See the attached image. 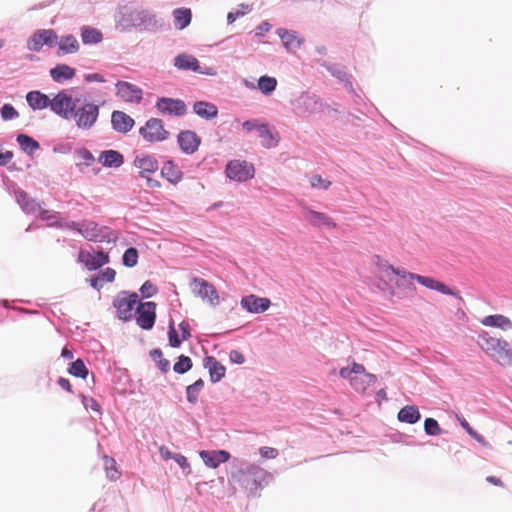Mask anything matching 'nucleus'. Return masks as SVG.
<instances>
[{
	"label": "nucleus",
	"instance_id": "nucleus-1",
	"mask_svg": "<svg viewBox=\"0 0 512 512\" xmlns=\"http://www.w3.org/2000/svg\"><path fill=\"white\" fill-rule=\"evenodd\" d=\"M478 344L480 348L494 361L501 366L512 365V345L501 338L491 336L488 332L482 331Z\"/></svg>",
	"mask_w": 512,
	"mask_h": 512
},
{
	"label": "nucleus",
	"instance_id": "nucleus-2",
	"mask_svg": "<svg viewBox=\"0 0 512 512\" xmlns=\"http://www.w3.org/2000/svg\"><path fill=\"white\" fill-rule=\"evenodd\" d=\"M339 374L342 378L348 379L352 388L364 393L366 389L376 382V376L366 372L362 364L353 363L351 367L341 368Z\"/></svg>",
	"mask_w": 512,
	"mask_h": 512
},
{
	"label": "nucleus",
	"instance_id": "nucleus-3",
	"mask_svg": "<svg viewBox=\"0 0 512 512\" xmlns=\"http://www.w3.org/2000/svg\"><path fill=\"white\" fill-rule=\"evenodd\" d=\"M137 293L123 291L113 301V306L119 319L129 321L135 316L136 307L139 304Z\"/></svg>",
	"mask_w": 512,
	"mask_h": 512
},
{
	"label": "nucleus",
	"instance_id": "nucleus-4",
	"mask_svg": "<svg viewBox=\"0 0 512 512\" xmlns=\"http://www.w3.org/2000/svg\"><path fill=\"white\" fill-rule=\"evenodd\" d=\"M140 135L150 143L161 142L168 138L169 132L164 128L163 121L158 118H150L139 129Z\"/></svg>",
	"mask_w": 512,
	"mask_h": 512
},
{
	"label": "nucleus",
	"instance_id": "nucleus-5",
	"mask_svg": "<svg viewBox=\"0 0 512 512\" xmlns=\"http://www.w3.org/2000/svg\"><path fill=\"white\" fill-rule=\"evenodd\" d=\"M225 173L231 180L245 182L254 177L255 169L247 161L232 160L227 164Z\"/></svg>",
	"mask_w": 512,
	"mask_h": 512
},
{
	"label": "nucleus",
	"instance_id": "nucleus-6",
	"mask_svg": "<svg viewBox=\"0 0 512 512\" xmlns=\"http://www.w3.org/2000/svg\"><path fill=\"white\" fill-rule=\"evenodd\" d=\"M136 323L144 330H151L156 321V303L140 302L136 307Z\"/></svg>",
	"mask_w": 512,
	"mask_h": 512
},
{
	"label": "nucleus",
	"instance_id": "nucleus-7",
	"mask_svg": "<svg viewBox=\"0 0 512 512\" xmlns=\"http://www.w3.org/2000/svg\"><path fill=\"white\" fill-rule=\"evenodd\" d=\"M51 110L64 119H70L73 116L76 104L72 97L65 91H60L51 99Z\"/></svg>",
	"mask_w": 512,
	"mask_h": 512
},
{
	"label": "nucleus",
	"instance_id": "nucleus-8",
	"mask_svg": "<svg viewBox=\"0 0 512 512\" xmlns=\"http://www.w3.org/2000/svg\"><path fill=\"white\" fill-rule=\"evenodd\" d=\"M73 115L79 128L89 129L99 116V107L93 103H86L76 111L74 110Z\"/></svg>",
	"mask_w": 512,
	"mask_h": 512
},
{
	"label": "nucleus",
	"instance_id": "nucleus-9",
	"mask_svg": "<svg viewBox=\"0 0 512 512\" xmlns=\"http://www.w3.org/2000/svg\"><path fill=\"white\" fill-rule=\"evenodd\" d=\"M373 263L375 264L378 273H380L382 277L392 280V275L398 276L399 280L397 281L396 285L398 287L405 285L408 275V272L405 269L395 268L379 255H375L373 257Z\"/></svg>",
	"mask_w": 512,
	"mask_h": 512
},
{
	"label": "nucleus",
	"instance_id": "nucleus-10",
	"mask_svg": "<svg viewBox=\"0 0 512 512\" xmlns=\"http://www.w3.org/2000/svg\"><path fill=\"white\" fill-rule=\"evenodd\" d=\"M58 36L52 29H40L33 33L27 42L30 51H40L44 45L53 46L56 44Z\"/></svg>",
	"mask_w": 512,
	"mask_h": 512
},
{
	"label": "nucleus",
	"instance_id": "nucleus-11",
	"mask_svg": "<svg viewBox=\"0 0 512 512\" xmlns=\"http://www.w3.org/2000/svg\"><path fill=\"white\" fill-rule=\"evenodd\" d=\"M157 110L170 116H183L187 113V106L181 99L161 97L156 102Z\"/></svg>",
	"mask_w": 512,
	"mask_h": 512
},
{
	"label": "nucleus",
	"instance_id": "nucleus-12",
	"mask_svg": "<svg viewBox=\"0 0 512 512\" xmlns=\"http://www.w3.org/2000/svg\"><path fill=\"white\" fill-rule=\"evenodd\" d=\"M116 90V95L125 102L140 103L143 97L142 89L127 81H118Z\"/></svg>",
	"mask_w": 512,
	"mask_h": 512
},
{
	"label": "nucleus",
	"instance_id": "nucleus-13",
	"mask_svg": "<svg viewBox=\"0 0 512 512\" xmlns=\"http://www.w3.org/2000/svg\"><path fill=\"white\" fill-rule=\"evenodd\" d=\"M193 290L203 299L207 300L211 305L219 304V295L215 287L201 278H194L192 281Z\"/></svg>",
	"mask_w": 512,
	"mask_h": 512
},
{
	"label": "nucleus",
	"instance_id": "nucleus-14",
	"mask_svg": "<svg viewBox=\"0 0 512 512\" xmlns=\"http://www.w3.org/2000/svg\"><path fill=\"white\" fill-rule=\"evenodd\" d=\"M78 260L83 263L88 270L92 271L109 263L110 258L109 255L103 251L90 253L81 250L78 255Z\"/></svg>",
	"mask_w": 512,
	"mask_h": 512
},
{
	"label": "nucleus",
	"instance_id": "nucleus-15",
	"mask_svg": "<svg viewBox=\"0 0 512 512\" xmlns=\"http://www.w3.org/2000/svg\"><path fill=\"white\" fill-rule=\"evenodd\" d=\"M412 280H416L418 283L427 287L428 289L436 290L446 295H455V293L448 286L434 278L408 272L405 285L411 284Z\"/></svg>",
	"mask_w": 512,
	"mask_h": 512
},
{
	"label": "nucleus",
	"instance_id": "nucleus-16",
	"mask_svg": "<svg viewBox=\"0 0 512 512\" xmlns=\"http://www.w3.org/2000/svg\"><path fill=\"white\" fill-rule=\"evenodd\" d=\"M177 142L181 150L185 154L190 155L198 150L201 144V138L194 131L184 130L178 134Z\"/></svg>",
	"mask_w": 512,
	"mask_h": 512
},
{
	"label": "nucleus",
	"instance_id": "nucleus-17",
	"mask_svg": "<svg viewBox=\"0 0 512 512\" xmlns=\"http://www.w3.org/2000/svg\"><path fill=\"white\" fill-rule=\"evenodd\" d=\"M304 219L314 227H328L335 228L336 223L326 213L318 212L310 208L305 207L303 210Z\"/></svg>",
	"mask_w": 512,
	"mask_h": 512
},
{
	"label": "nucleus",
	"instance_id": "nucleus-18",
	"mask_svg": "<svg viewBox=\"0 0 512 512\" xmlns=\"http://www.w3.org/2000/svg\"><path fill=\"white\" fill-rule=\"evenodd\" d=\"M134 166L139 170L141 177H146V174L155 173L159 168L156 158L146 153H141L135 157Z\"/></svg>",
	"mask_w": 512,
	"mask_h": 512
},
{
	"label": "nucleus",
	"instance_id": "nucleus-19",
	"mask_svg": "<svg viewBox=\"0 0 512 512\" xmlns=\"http://www.w3.org/2000/svg\"><path fill=\"white\" fill-rule=\"evenodd\" d=\"M74 228L89 241H104L101 228L94 222L75 223Z\"/></svg>",
	"mask_w": 512,
	"mask_h": 512
},
{
	"label": "nucleus",
	"instance_id": "nucleus-20",
	"mask_svg": "<svg viewBox=\"0 0 512 512\" xmlns=\"http://www.w3.org/2000/svg\"><path fill=\"white\" fill-rule=\"evenodd\" d=\"M200 457L206 466L217 468L221 463H225L230 459V454L225 450L201 451Z\"/></svg>",
	"mask_w": 512,
	"mask_h": 512
},
{
	"label": "nucleus",
	"instance_id": "nucleus-21",
	"mask_svg": "<svg viewBox=\"0 0 512 512\" xmlns=\"http://www.w3.org/2000/svg\"><path fill=\"white\" fill-rule=\"evenodd\" d=\"M241 305L251 313H262L269 308L270 300L250 295L241 300Z\"/></svg>",
	"mask_w": 512,
	"mask_h": 512
},
{
	"label": "nucleus",
	"instance_id": "nucleus-22",
	"mask_svg": "<svg viewBox=\"0 0 512 512\" xmlns=\"http://www.w3.org/2000/svg\"><path fill=\"white\" fill-rule=\"evenodd\" d=\"M113 128L120 133L129 132L134 126V119L122 111H114L111 116Z\"/></svg>",
	"mask_w": 512,
	"mask_h": 512
},
{
	"label": "nucleus",
	"instance_id": "nucleus-23",
	"mask_svg": "<svg viewBox=\"0 0 512 512\" xmlns=\"http://www.w3.org/2000/svg\"><path fill=\"white\" fill-rule=\"evenodd\" d=\"M258 132L263 147L272 148L278 145L280 141L279 134L267 122H265L263 126H260V130Z\"/></svg>",
	"mask_w": 512,
	"mask_h": 512
},
{
	"label": "nucleus",
	"instance_id": "nucleus-24",
	"mask_svg": "<svg viewBox=\"0 0 512 512\" xmlns=\"http://www.w3.org/2000/svg\"><path fill=\"white\" fill-rule=\"evenodd\" d=\"M204 366L209 370L210 379L213 383L220 381L225 376V367L213 356L204 359Z\"/></svg>",
	"mask_w": 512,
	"mask_h": 512
},
{
	"label": "nucleus",
	"instance_id": "nucleus-25",
	"mask_svg": "<svg viewBox=\"0 0 512 512\" xmlns=\"http://www.w3.org/2000/svg\"><path fill=\"white\" fill-rule=\"evenodd\" d=\"M174 66L180 70H192L194 72H201L197 58L186 53L179 54L175 57Z\"/></svg>",
	"mask_w": 512,
	"mask_h": 512
},
{
	"label": "nucleus",
	"instance_id": "nucleus-26",
	"mask_svg": "<svg viewBox=\"0 0 512 512\" xmlns=\"http://www.w3.org/2000/svg\"><path fill=\"white\" fill-rule=\"evenodd\" d=\"M26 100L33 110H42L50 106L51 99L40 91H31L26 95Z\"/></svg>",
	"mask_w": 512,
	"mask_h": 512
},
{
	"label": "nucleus",
	"instance_id": "nucleus-27",
	"mask_svg": "<svg viewBox=\"0 0 512 512\" xmlns=\"http://www.w3.org/2000/svg\"><path fill=\"white\" fill-rule=\"evenodd\" d=\"M193 111L201 118L211 120L218 115L216 105L206 101H197L193 105Z\"/></svg>",
	"mask_w": 512,
	"mask_h": 512
},
{
	"label": "nucleus",
	"instance_id": "nucleus-28",
	"mask_svg": "<svg viewBox=\"0 0 512 512\" xmlns=\"http://www.w3.org/2000/svg\"><path fill=\"white\" fill-rule=\"evenodd\" d=\"M481 323L484 326L496 327L504 331L512 328V321L508 317L500 314L486 316L481 320Z\"/></svg>",
	"mask_w": 512,
	"mask_h": 512
},
{
	"label": "nucleus",
	"instance_id": "nucleus-29",
	"mask_svg": "<svg viewBox=\"0 0 512 512\" xmlns=\"http://www.w3.org/2000/svg\"><path fill=\"white\" fill-rule=\"evenodd\" d=\"M161 175L172 184H177L182 180L183 173L180 168L172 161H166L161 168Z\"/></svg>",
	"mask_w": 512,
	"mask_h": 512
},
{
	"label": "nucleus",
	"instance_id": "nucleus-30",
	"mask_svg": "<svg viewBox=\"0 0 512 512\" xmlns=\"http://www.w3.org/2000/svg\"><path fill=\"white\" fill-rule=\"evenodd\" d=\"M98 160L103 166L118 168L123 164L124 157L116 150H106L100 154Z\"/></svg>",
	"mask_w": 512,
	"mask_h": 512
},
{
	"label": "nucleus",
	"instance_id": "nucleus-31",
	"mask_svg": "<svg viewBox=\"0 0 512 512\" xmlns=\"http://www.w3.org/2000/svg\"><path fill=\"white\" fill-rule=\"evenodd\" d=\"M80 45L76 37L73 35L62 36L59 41L58 55L73 54L78 52Z\"/></svg>",
	"mask_w": 512,
	"mask_h": 512
},
{
	"label": "nucleus",
	"instance_id": "nucleus-32",
	"mask_svg": "<svg viewBox=\"0 0 512 512\" xmlns=\"http://www.w3.org/2000/svg\"><path fill=\"white\" fill-rule=\"evenodd\" d=\"M174 26L178 30L185 29L192 20V12L189 8H177L173 11Z\"/></svg>",
	"mask_w": 512,
	"mask_h": 512
},
{
	"label": "nucleus",
	"instance_id": "nucleus-33",
	"mask_svg": "<svg viewBox=\"0 0 512 512\" xmlns=\"http://www.w3.org/2000/svg\"><path fill=\"white\" fill-rule=\"evenodd\" d=\"M75 73V69L66 64H58L50 70L52 79L57 82L70 80L75 76Z\"/></svg>",
	"mask_w": 512,
	"mask_h": 512
},
{
	"label": "nucleus",
	"instance_id": "nucleus-34",
	"mask_svg": "<svg viewBox=\"0 0 512 512\" xmlns=\"http://www.w3.org/2000/svg\"><path fill=\"white\" fill-rule=\"evenodd\" d=\"M420 418H421V414L419 412V409L414 405L404 406L398 412V420L400 422L414 424V423L418 422L420 420Z\"/></svg>",
	"mask_w": 512,
	"mask_h": 512
},
{
	"label": "nucleus",
	"instance_id": "nucleus-35",
	"mask_svg": "<svg viewBox=\"0 0 512 512\" xmlns=\"http://www.w3.org/2000/svg\"><path fill=\"white\" fill-rule=\"evenodd\" d=\"M81 39L84 44H98L103 40V34L97 28L83 26L81 28Z\"/></svg>",
	"mask_w": 512,
	"mask_h": 512
},
{
	"label": "nucleus",
	"instance_id": "nucleus-36",
	"mask_svg": "<svg viewBox=\"0 0 512 512\" xmlns=\"http://www.w3.org/2000/svg\"><path fill=\"white\" fill-rule=\"evenodd\" d=\"M278 35L280 36L284 46L288 50L296 49V48L300 47V45L302 43L301 40L298 39V37L296 36V34L294 32H290L287 30H279Z\"/></svg>",
	"mask_w": 512,
	"mask_h": 512
},
{
	"label": "nucleus",
	"instance_id": "nucleus-37",
	"mask_svg": "<svg viewBox=\"0 0 512 512\" xmlns=\"http://www.w3.org/2000/svg\"><path fill=\"white\" fill-rule=\"evenodd\" d=\"M17 142L21 149L30 155L39 149V143L26 134H19L17 136Z\"/></svg>",
	"mask_w": 512,
	"mask_h": 512
},
{
	"label": "nucleus",
	"instance_id": "nucleus-38",
	"mask_svg": "<svg viewBox=\"0 0 512 512\" xmlns=\"http://www.w3.org/2000/svg\"><path fill=\"white\" fill-rule=\"evenodd\" d=\"M458 420L460 422V425L462 426V428L474 439L476 440L479 444H481L483 447H486V448H491V445L490 443L485 439V437L483 435H481L480 433H478L476 430H474L470 424L467 422V420L465 418H460L458 417Z\"/></svg>",
	"mask_w": 512,
	"mask_h": 512
},
{
	"label": "nucleus",
	"instance_id": "nucleus-39",
	"mask_svg": "<svg viewBox=\"0 0 512 512\" xmlns=\"http://www.w3.org/2000/svg\"><path fill=\"white\" fill-rule=\"evenodd\" d=\"M258 89L265 95L271 94L277 86V80L267 75L261 76L258 80Z\"/></svg>",
	"mask_w": 512,
	"mask_h": 512
},
{
	"label": "nucleus",
	"instance_id": "nucleus-40",
	"mask_svg": "<svg viewBox=\"0 0 512 512\" xmlns=\"http://www.w3.org/2000/svg\"><path fill=\"white\" fill-rule=\"evenodd\" d=\"M103 461L107 477L112 481L118 480L120 478L121 473L117 468V463L115 459L108 456H104Z\"/></svg>",
	"mask_w": 512,
	"mask_h": 512
},
{
	"label": "nucleus",
	"instance_id": "nucleus-41",
	"mask_svg": "<svg viewBox=\"0 0 512 512\" xmlns=\"http://www.w3.org/2000/svg\"><path fill=\"white\" fill-rule=\"evenodd\" d=\"M75 155L78 160L77 166L89 167L95 162V158H94L93 154L86 148H80V149L76 150Z\"/></svg>",
	"mask_w": 512,
	"mask_h": 512
},
{
	"label": "nucleus",
	"instance_id": "nucleus-42",
	"mask_svg": "<svg viewBox=\"0 0 512 512\" xmlns=\"http://www.w3.org/2000/svg\"><path fill=\"white\" fill-rule=\"evenodd\" d=\"M204 386V381L202 379H198L193 384L189 385L186 389L187 400L195 404L198 401V396L200 391Z\"/></svg>",
	"mask_w": 512,
	"mask_h": 512
},
{
	"label": "nucleus",
	"instance_id": "nucleus-43",
	"mask_svg": "<svg viewBox=\"0 0 512 512\" xmlns=\"http://www.w3.org/2000/svg\"><path fill=\"white\" fill-rule=\"evenodd\" d=\"M68 371L71 375L83 379H86L88 375V369L81 359H77L76 361L72 362Z\"/></svg>",
	"mask_w": 512,
	"mask_h": 512
},
{
	"label": "nucleus",
	"instance_id": "nucleus-44",
	"mask_svg": "<svg viewBox=\"0 0 512 512\" xmlns=\"http://www.w3.org/2000/svg\"><path fill=\"white\" fill-rule=\"evenodd\" d=\"M192 368V360L190 357L180 355L178 361L174 364L173 370L178 374H184Z\"/></svg>",
	"mask_w": 512,
	"mask_h": 512
},
{
	"label": "nucleus",
	"instance_id": "nucleus-45",
	"mask_svg": "<svg viewBox=\"0 0 512 512\" xmlns=\"http://www.w3.org/2000/svg\"><path fill=\"white\" fill-rule=\"evenodd\" d=\"M138 250L134 247L128 248L122 257L123 264L126 267H134L138 263Z\"/></svg>",
	"mask_w": 512,
	"mask_h": 512
},
{
	"label": "nucleus",
	"instance_id": "nucleus-46",
	"mask_svg": "<svg viewBox=\"0 0 512 512\" xmlns=\"http://www.w3.org/2000/svg\"><path fill=\"white\" fill-rule=\"evenodd\" d=\"M424 430L426 434L436 436L441 434V428L434 418H426L424 421Z\"/></svg>",
	"mask_w": 512,
	"mask_h": 512
},
{
	"label": "nucleus",
	"instance_id": "nucleus-47",
	"mask_svg": "<svg viewBox=\"0 0 512 512\" xmlns=\"http://www.w3.org/2000/svg\"><path fill=\"white\" fill-rule=\"evenodd\" d=\"M133 25L138 26L150 20L149 13L146 10H134L130 13Z\"/></svg>",
	"mask_w": 512,
	"mask_h": 512
},
{
	"label": "nucleus",
	"instance_id": "nucleus-48",
	"mask_svg": "<svg viewBox=\"0 0 512 512\" xmlns=\"http://www.w3.org/2000/svg\"><path fill=\"white\" fill-rule=\"evenodd\" d=\"M1 117L3 120L8 121L19 117L18 111L12 104H4L0 109Z\"/></svg>",
	"mask_w": 512,
	"mask_h": 512
},
{
	"label": "nucleus",
	"instance_id": "nucleus-49",
	"mask_svg": "<svg viewBox=\"0 0 512 512\" xmlns=\"http://www.w3.org/2000/svg\"><path fill=\"white\" fill-rule=\"evenodd\" d=\"M168 338H169V345L174 348L179 347L183 341L182 338H179V335L174 327L173 322H170V324H169Z\"/></svg>",
	"mask_w": 512,
	"mask_h": 512
},
{
	"label": "nucleus",
	"instance_id": "nucleus-50",
	"mask_svg": "<svg viewBox=\"0 0 512 512\" xmlns=\"http://www.w3.org/2000/svg\"><path fill=\"white\" fill-rule=\"evenodd\" d=\"M310 184L313 188L328 189L331 185L329 180L323 179L320 175H313L310 178Z\"/></svg>",
	"mask_w": 512,
	"mask_h": 512
},
{
	"label": "nucleus",
	"instance_id": "nucleus-51",
	"mask_svg": "<svg viewBox=\"0 0 512 512\" xmlns=\"http://www.w3.org/2000/svg\"><path fill=\"white\" fill-rule=\"evenodd\" d=\"M140 291L144 297L148 298L157 293V288L152 282L145 281L141 286Z\"/></svg>",
	"mask_w": 512,
	"mask_h": 512
},
{
	"label": "nucleus",
	"instance_id": "nucleus-52",
	"mask_svg": "<svg viewBox=\"0 0 512 512\" xmlns=\"http://www.w3.org/2000/svg\"><path fill=\"white\" fill-rule=\"evenodd\" d=\"M259 453H260L261 457L264 459H275L279 455V452L276 448L267 447V446L261 447L259 449Z\"/></svg>",
	"mask_w": 512,
	"mask_h": 512
},
{
	"label": "nucleus",
	"instance_id": "nucleus-53",
	"mask_svg": "<svg viewBox=\"0 0 512 512\" xmlns=\"http://www.w3.org/2000/svg\"><path fill=\"white\" fill-rule=\"evenodd\" d=\"M264 123H265L264 121H261V120H258V119L247 120V121L243 122L242 127L247 132H250V131H253V130L259 131L260 130V126H263Z\"/></svg>",
	"mask_w": 512,
	"mask_h": 512
},
{
	"label": "nucleus",
	"instance_id": "nucleus-54",
	"mask_svg": "<svg viewBox=\"0 0 512 512\" xmlns=\"http://www.w3.org/2000/svg\"><path fill=\"white\" fill-rule=\"evenodd\" d=\"M242 8H245V11H236V12H229L227 15V20L229 23H233L237 18L245 15L246 13L250 12L252 10L250 5H241Z\"/></svg>",
	"mask_w": 512,
	"mask_h": 512
},
{
	"label": "nucleus",
	"instance_id": "nucleus-55",
	"mask_svg": "<svg viewBox=\"0 0 512 512\" xmlns=\"http://www.w3.org/2000/svg\"><path fill=\"white\" fill-rule=\"evenodd\" d=\"M102 282H113L116 276V271L113 268H106L99 275Z\"/></svg>",
	"mask_w": 512,
	"mask_h": 512
},
{
	"label": "nucleus",
	"instance_id": "nucleus-56",
	"mask_svg": "<svg viewBox=\"0 0 512 512\" xmlns=\"http://www.w3.org/2000/svg\"><path fill=\"white\" fill-rule=\"evenodd\" d=\"M247 473L251 474L255 478H263V475L265 474V471L255 464H250L246 468Z\"/></svg>",
	"mask_w": 512,
	"mask_h": 512
},
{
	"label": "nucleus",
	"instance_id": "nucleus-57",
	"mask_svg": "<svg viewBox=\"0 0 512 512\" xmlns=\"http://www.w3.org/2000/svg\"><path fill=\"white\" fill-rule=\"evenodd\" d=\"M229 358L233 363L242 364L245 361L243 354L237 350H232L229 354Z\"/></svg>",
	"mask_w": 512,
	"mask_h": 512
},
{
	"label": "nucleus",
	"instance_id": "nucleus-58",
	"mask_svg": "<svg viewBox=\"0 0 512 512\" xmlns=\"http://www.w3.org/2000/svg\"><path fill=\"white\" fill-rule=\"evenodd\" d=\"M27 198V194L24 191L19 190L16 192V199L18 203L25 209L28 208Z\"/></svg>",
	"mask_w": 512,
	"mask_h": 512
},
{
	"label": "nucleus",
	"instance_id": "nucleus-59",
	"mask_svg": "<svg viewBox=\"0 0 512 512\" xmlns=\"http://www.w3.org/2000/svg\"><path fill=\"white\" fill-rule=\"evenodd\" d=\"M179 328L181 330V333H182V340H187L191 337V333H190V327H189V324L185 321H182L180 324H179Z\"/></svg>",
	"mask_w": 512,
	"mask_h": 512
},
{
	"label": "nucleus",
	"instance_id": "nucleus-60",
	"mask_svg": "<svg viewBox=\"0 0 512 512\" xmlns=\"http://www.w3.org/2000/svg\"><path fill=\"white\" fill-rule=\"evenodd\" d=\"M157 367L163 372L167 373L170 370V361L166 358L158 360Z\"/></svg>",
	"mask_w": 512,
	"mask_h": 512
},
{
	"label": "nucleus",
	"instance_id": "nucleus-61",
	"mask_svg": "<svg viewBox=\"0 0 512 512\" xmlns=\"http://www.w3.org/2000/svg\"><path fill=\"white\" fill-rule=\"evenodd\" d=\"M13 158V153L11 151H6L4 153H0V165L4 166L8 164Z\"/></svg>",
	"mask_w": 512,
	"mask_h": 512
},
{
	"label": "nucleus",
	"instance_id": "nucleus-62",
	"mask_svg": "<svg viewBox=\"0 0 512 512\" xmlns=\"http://www.w3.org/2000/svg\"><path fill=\"white\" fill-rule=\"evenodd\" d=\"M58 384H59V386L62 389L66 390V391H68L70 393L73 392L72 391V386H71L70 381L68 379H66L64 377H60L59 380H58Z\"/></svg>",
	"mask_w": 512,
	"mask_h": 512
},
{
	"label": "nucleus",
	"instance_id": "nucleus-63",
	"mask_svg": "<svg viewBox=\"0 0 512 512\" xmlns=\"http://www.w3.org/2000/svg\"><path fill=\"white\" fill-rule=\"evenodd\" d=\"M85 78L88 82H104L105 81L103 76L99 73L88 74V75H86Z\"/></svg>",
	"mask_w": 512,
	"mask_h": 512
},
{
	"label": "nucleus",
	"instance_id": "nucleus-64",
	"mask_svg": "<svg viewBox=\"0 0 512 512\" xmlns=\"http://www.w3.org/2000/svg\"><path fill=\"white\" fill-rule=\"evenodd\" d=\"M150 356L157 363L158 360L163 358V353L160 349H153L150 352Z\"/></svg>",
	"mask_w": 512,
	"mask_h": 512
}]
</instances>
